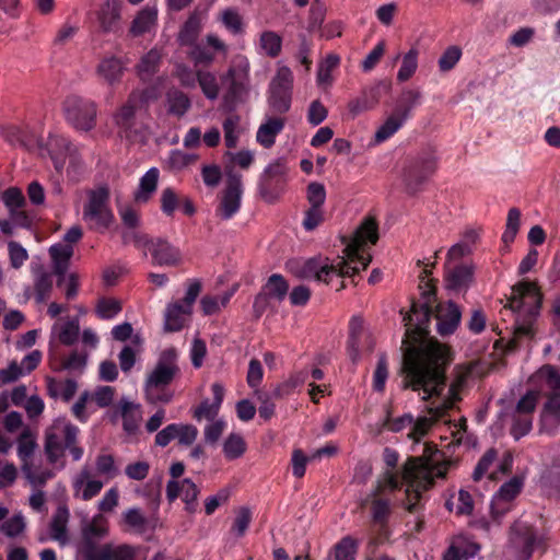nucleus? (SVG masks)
<instances>
[{"label": "nucleus", "instance_id": "nucleus-1", "mask_svg": "<svg viewBox=\"0 0 560 560\" xmlns=\"http://www.w3.org/2000/svg\"><path fill=\"white\" fill-rule=\"evenodd\" d=\"M425 302H417L409 314L404 316L406 339L402 358V387L438 390L441 387L442 371L448 361L447 349L428 337L432 306Z\"/></svg>", "mask_w": 560, "mask_h": 560}, {"label": "nucleus", "instance_id": "nucleus-2", "mask_svg": "<svg viewBox=\"0 0 560 560\" xmlns=\"http://www.w3.org/2000/svg\"><path fill=\"white\" fill-rule=\"evenodd\" d=\"M377 240V225L373 219L368 218L346 244L342 256L331 262L327 258L308 259L299 267L296 275L326 283H329L332 277H352L369 266L372 257L365 246L368 243L375 244Z\"/></svg>", "mask_w": 560, "mask_h": 560}, {"label": "nucleus", "instance_id": "nucleus-3", "mask_svg": "<svg viewBox=\"0 0 560 560\" xmlns=\"http://www.w3.org/2000/svg\"><path fill=\"white\" fill-rule=\"evenodd\" d=\"M446 465L440 464L436 453L429 457L410 458L404 466L402 480L406 485L407 510L412 512L423 491L429 489L435 478L444 477Z\"/></svg>", "mask_w": 560, "mask_h": 560}, {"label": "nucleus", "instance_id": "nucleus-4", "mask_svg": "<svg viewBox=\"0 0 560 560\" xmlns=\"http://www.w3.org/2000/svg\"><path fill=\"white\" fill-rule=\"evenodd\" d=\"M441 387L438 390H425L424 387L413 389L415 392L422 390V399H431L428 406L429 417H420L415 423L412 422V430L408 434L409 438L418 441L421 439L428 430L431 428L434 421L441 419L445 411L453 408L454 405L459 400L458 387L451 385L446 387L445 373L442 371Z\"/></svg>", "mask_w": 560, "mask_h": 560}, {"label": "nucleus", "instance_id": "nucleus-5", "mask_svg": "<svg viewBox=\"0 0 560 560\" xmlns=\"http://www.w3.org/2000/svg\"><path fill=\"white\" fill-rule=\"evenodd\" d=\"M540 303L541 296L534 283L521 282L513 287L509 308L516 314L515 334L517 337L533 335V324L538 315Z\"/></svg>", "mask_w": 560, "mask_h": 560}, {"label": "nucleus", "instance_id": "nucleus-6", "mask_svg": "<svg viewBox=\"0 0 560 560\" xmlns=\"http://www.w3.org/2000/svg\"><path fill=\"white\" fill-rule=\"evenodd\" d=\"M178 371L176 350L170 348L162 351L144 384L147 400L151 404L170 402L173 395L166 387L173 382Z\"/></svg>", "mask_w": 560, "mask_h": 560}, {"label": "nucleus", "instance_id": "nucleus-7", "mask_svg": "<svg viewBox=\"0 0 560 560\" xmlns=\"http://www.w3.org/2000/svg\"><path fill=\"white\" fill-rule=\"evenodd\" d=\"M82 218L91 229L96 231H104L112 224L114 214L109 207V190L106 186L88 192Z\"/></svg>", "mask_w": 560, "mask_h": 560}, {"label": "nucleus", "instance_id": "nucleus-8", "mask_svg": "<svg viewBox=\"0 0 560 560\" xmlns=\"http://www.w3.org/2000/svg\"><path fill=\"white\" fill-rule=\"evenodd\" d=\"M250 63L246 56L236 55L231 61L222 82L226 86V102L237 103L245 101L250 83H249Z\"/></svg>", "mask_w": 560, "mask_h": 560}, {"label": "nucleus", "instance_id": "nucleus-9", "mask_svg": "<svg viewBox=\"0 0 560 560\" xmlns=\"http://www.w3.org/2000/svg\"><path fill=\"white\" fill-rule=\"evenodd\" d=\"M63 115L75 130L89 132L96 126L97 106L92 100L69 95L63 102Z\"/></svg>", "mask_w": 560, "mask_h": 560}, {"label": "nucleus", "instance_id": "nucleus-10", "mask_svg": "<svg viewBox=\"0 0 560 560\" xmlns=\"http://www.w3.org/2000/svg\"><path fill=\"white\" fill-rule=\"evenodd\" d=\"M288 163L284 158L270 162L259 176L258 192L266 202H275L283 192L288 179Z\"/></svg>", "mask_w": 560, "mask_h": 560}, {"label": "nucleus", "instance_id": "nucleus-11", "mask_svg": "<svg viewBox=\"0 0 560 560\" xmlns=\"http://www.w3.org/2000/svg\"><path fill=\"white\" fill-rule=\"evenodd\" d=\"M78 428L71 424L67 419H56L46 431L45 450L50 462H56L63 453L67 446L75 443Z\"/></svg>", "mask_w": 560, "mask_h": 560}, {"label": "nucleus", "instance_id": "nucleus-12", "mask_svg": "<svg viewBox=\"0 0 560 560\" xmlns=\"http://www.w3.org/2000/svg\"><path fill=\"white\" fill-rule=\"evenodd\" d=\"M154 95L149 90H136L130 93L127 101L114 114V122L119 132L130 138L135 131L137 112Z\"/></svg>", "mask_w": 560, "mask_h": 560}, {"label": "nucleus", "instance_id": "nucleus-13", "mask_svg": "<svg viewBox=\"0 0 560 560\" xmlns=\"http://www.w3.org/2000/svg\"><path fill=\"white\" fill-rule=\"evenodd\" d=\"M124 241L126 243L132 241L137 247H147L151 253L153 262L159 266H175L180 261L179 249L165 240L149 241L144 235L132 232L131 234H125Z\"/></svg>", "mask_w": 560, "mask_h": 560}, {"label": "nucleus", "instance_id": "nucleus-14", "mask_svg": "<svg viewBox=\"0 0 560 560\" xmlns=\"http://www.w3.org/2000/svg\"><path fill=\"white\" fill-rule=\"evenodd\" d=\"M108 533L107 520L103 514H96L82 526V538L79 551L85 560H95L101 553L102 546L98 541Z\"/></svg>", "mask_w": 560, "mask_h": 560}, {"label": "nucleus", "instance_id": "nucleus-15", "mask_svg": "<svg viewBox=\"0 0 560 560\" xmlns=\"http://www.w3.org/2000/svg\"><path fill=\"white\" fill-rule=\"evenodd\" d=\"M375 341L364 322L359 316H353L349 323L348 354L352 362H358L365 353H371Z\"/></svg>", "mask_w": 560, "mask_h": 560}, {"label": "nucleus", "instance_id": "nucleus-16", "mask_svg": "<svg viewBox=\"0 0 560 560\" xmlns=\"http://www.w3.org/2000/svg\"><path fill=\"white\" fill-rule=\"evenodd\" d=\"M399 486V480L397 476H395L390 471H386L382 479L377 481V485L372 492L374 499L371 502V515L374 523L383 525L387 522L388 516L390 514V501L385 498H380L384 491L386 490H395Z\"/></svg>", "mask_w": 560, "mask_h": 560}, {"label": "nucleus", "instance_id": "nucleus-17", "mask_svg": "<svg viewBox=\"0 0 560 560\" xmlns=\"http://www.w3.org/2000/svg\"><path fill=\"white\" fill-rule=\"evenodd\" d=\"M537 536L530 525L515 522L511 528L510 548L517 560H528L537 544Z\"/></svg>", "mask_w": 560, "mask_h": 560}, {"label": "nucleus", "instance_id": "nucleus-18", "mask_svg": "<svg viewBox=\"0 0 560 560\" xmlns=\"http://www.w3.org/2000/svg\"><path fill=\"white\" fill-rule=\"evenodd\" d=\"M242 194V176L238 174H229L226 188L223 191L220 205L217 209V215L222 220L233 218L241 208Z\"/></svg>", "mask_w": 560, "mask_h": 560}, {"label": "nucleus", "instance_id": "nucleus-19", "mask_svg": "<svg viewBox=\"0 0 560 560\" xmlns=\"http://www.w3.org/2000/svg\"><path fill=\"white\" fill-rule=\"evenodd\" d=\"M523 487L520 478L513 477L503 483L491 501V516L498 524L500 520L511 510L512 501L518 495Z\"/></svg>", "mask_w": 560, "mask_h": 560}, {"label": "nucleus", "instance_id": "nucleus-20", "mask_svg": "<svg viewBox=\"0 0 560 560\" xmlns=\"http://www.w3.org/2000/svg\"><path fill=\"white\" fill-rule=\"evenodd\" d=\"M199 489L190 479H184L180 482L170 480L166 485V497L170 502H173L178 497L185 503V509L188 513H195L198 506L197 498Z\"/></svg>", "mask_w": 560, "mask_h": 560}, {"label": "nucleus", "instance_id": "nucleus-21", "mask_svg": "<svg viewBox=\"0 0 560 560\" xmlns=\"http://www.w3.org/2000/svg\"><path fill=\"white\" fill-rule=\"evenodd\" d=\"M50 155L58 172H61L66 164V158L71 165L78 163V148L63 136H52L48 142Z\"/></svg>", "mask_w": 560, "mask_h": 560}, {"label": "nucleus", "instance_id": "nucleus-22", "mask_svg": "<svg viewBox=\"0 0 560 560\" xmlns=\"http://www.w3.org/2000/svg\"><path fill=\"white\" fill-rule=\"evenodd\" d=\"M560 429V392L552 393L545 402L539 420V431L553 435Z\"/></svg>", "mask_w": 560, "mask_h": 560}, {"label": "nucleus", "instance_id": "nucleus-23", "mask_svg": "<svg viewBox=\"0 0 560 560\" xmlns=\"http://www.w3.org/2000/svg\"><path fill=\"white\" fill-rule=\"evenodd\" d=\"M436 330L441 336L455 331L460 322V311L453 302L440 303L435 307Z\"/></svg>", "mask_w": 560, "mask_h": 560}, {"label": "nucleus", "instance_id": "nucleus-24", "mask_svg": "<svg viewBox=\"0 0 560 560\" xmlns=\"http://www.w3.org/2000/svg\"><path fill=\"white\" fill-rule=\"evenodd\" d=\"M287 119L282 116L266 114L256 132V141L265 149H270L278 135L284 129Z\"/></svg>", "mask_w": 560, "mask_h": 560}, {"label": "nucleus", "instance_id": "nucleus-25", "mask_svg": "<svg viewBox=\"0 0 560 560\" xmlns=\"http://www.w3.org/2000/svg\"><path fill=\"white\" fill-rule=\"evenodd\" d=\"M474 279L471 266L458 265L450 267L445 273V287L448 291L460 293L467 291Z\"/></svg>", "mask_w": 560, "mask_h": 560}, {"label": "nucleus", "instance_id": "nucleus-26", "mask_svg": "<svg viewBox=\"0 0 560 560\" xmlns=\"http://www.w3.org/2000/svg\"><path fill=\"white\" fill-rule=\"evenodd\" d=\"M72 486L75 497L89 501L101 492L104 483L101 480L92 478L90 470L83 468L74 476Z\"/></svg>", "mask_w": 560, "mask_h": 560}, {"label": "nucleus", "instance_id": "nucleus-27", "mask_svg": "<svg viewBox=\"0 0 560 560\" xmlns=\"http://www.w3.org/2000/svg\"><path fill=\"white\" fill-rule=\"evenodd\" d=\"M79 318H60L51 327V339L58 340L65 346H72L79 338Z\"/></svg>", "mask_w": 560, "mask_h": 560}, {"label": "nucleus", "instance_id": "nucleus-28", "mask_svg": "<svg viewBox=\"0 0 560 560\" xmlns=\"http://www.w3.org/2000/svg\"><path fill=\"white\" fill-rule=\"evenodd\" d=\"M119 411L122 418V428L128 434H135L142 421V410L139 404H135L127 398L119 401Z\"/></svg>", "mask_w": 560, "mask_h": 560}, {"label": "nucleus", "instance_id": "nucleus-29", "mask_svg": "<svg viewBox=\"0 0 560 560\" xmlns=\"http://www.w3.org/2000/svg\"><path fill=\"white\" fill-rule=\"evenodd\" d=\"M479 551V546L464 536L456 537L443 555L442 560H468Z\"/></svg>", "mask_w": 560, "mask_h": 560}, {"label": "nucleus", "instance_id": "nucleus-30", "mask_svg": "<svg viewBox=\"0 0 560 560\" xmlns=\"http://www.w3.org/2000/svg\"><path fill=\"white\" fill-rule=\"evenodd\" d=\"M160 178L158 167L149 168L140 178L139 186L133 194V199L139 203L148 202L156 191Z\"/></svg>", "mask_w": 560, "mask_h": 560}, {"label": "nucleus", "instance_id": "nucleus-31", "mask_svg": "<svg viewBox=\"0 0 560 560\" xmlns=\"http://www.w3.org/2000/svg\"><path fill=\"white\" fill-rule=\"evenodd\" d=\"M49 254L54 262V271L60 277L58 284L65 278V273L68 269L70 258L73 255V247L70 244L57 243L50 246Z\"/></svg>", "mask_w": 560, "mask_h": 560}, {"label": "nucleus", "instance_id": "nucleus-32", "mask_svg": "<svg viewBox=\"0 0 560 560\" xmlns=\"http://www.w3.org/2000/svg\"><path fill=\"white\" fill-rule=\"evenodd\" d=\"M191 311L182 303L175 302L167 305L164 314V329L166 331L180 330L189 318Z\"/></svg>", "mask_w": 560, "mask_h": 560}, {"label": "nucleus", "instance_id": "nucleus-33", "mask_svg": "<svg viewBox=\"0 0 560 560\" xmlns=\"http://www.w3.org/2000/svg\"><path fill=\"white\" fill-rule=\"evenodd\" d=\"M139 549L127 544H104L95 560H138Z\"/></svg>", "mask_w": 560, "mask_h": 560}, {"label": "nucleus", "instance_id": "nucleus-34", "mask_svg": "<svg viewBox=\"0 0 560 560\" xmlns=\"http://www.w3.org/2000/svg\"><path fill=\"white\" fill-rule=\"evenodd\" d=\"M206 21V14L201 12L192 13L183 25L178 40L180 45L190 46L194 45Z\"/></svg>", "mask_w": 560, "mask_h": 560}, {"label": "nucleus", "instance_id": "nucleus-35", "mask_svg": "<svg viewBox=\"0 0 560 560\" xmlns=\"http://www.w3.org/2000/svg\"><path fill=\"white\" fill-rule=\"evenodd\" d=\"M96 73L107 84L113 85L120 80L124 73L122 61L119 58L113 56L105 57L97 65Z\"/></svg>", "mask_w": 560, "mask_h": 560}, {"label": "nucleus", "instance_id": "nucleus-36", "mask_svg": "<svg viewBox=\"0 0 560 560\" xmlns=\"http://www.w3.org/2000/svg\"><path fill=\"white\" fill-rule=\"evenodd\" d=\"M158 20V9L155 7L147 5L133 19L130 27V33L133 36H140L144 33L151 32Z\"/></svg>", "mask_w": 560, "mask_h": 560}, {"label": "nucleus", "instance_id": "nucleus-37", "mask_svg": "<svg viewBox=\"0 0 560 560\" xmlns=\"http://www.w3.org/2000/svg\"><path fill=\"white\" fill-rule=\"evenodd\" d=\"M120 0H106L98 12V21L103 31H114L120 19Z\"/></svg>", "mask_w": 560, "mask_h": 560}, {"label": "nucleus", "instance_id": "nucleus-38", "mask_svg": "<svg viewBox=\"0 0 560 560\" xmlns=\"http://www.w3.org/2000/svg\"><path fill=\"white\" fill-rule=\"evenodd\" d=\"M256 48L259 55L276 58L282 49V38L276 32L264 31L258 38Z\"/></svg>", "mask_w": 560, "mask_h": 560}, {"label": "nucleus", "instance_id": "nucleus-39", "mask_svg": "<svg viewBox=\"0 0 560 560\" xmlns=\"http://www.w3.org/2000/svg\"><path fill=\"white\" fill-rule=\"evenodd\" d=\"M358 548V540L351 536H346L332 546L328 558L334 560H355Z\"/></svg>", "mask_w": 560, "mask_h": 560}, {"label": "nucleus", "instance_id": "nucleus-40", "mask_svg": "<svg viewBox=\"0 0 560 560\" xmlns=\"http://www.w3.org/2000/svg\"><path fill=\"white\" fill-rule=\"evenodd\" d=\"M197 82L209 101H214L220 94V84L217 74L210 70H198L196 72Z\"/></svg>", "mask_w": 560, "mask_h": 560}, {"label": "nucleus", "instance_id": "nucleus-41", "mask_svg": "<svg viewBox=\"0 0 560 560\" xmlns=\"http://www.w3.org/2000/svg\"><path fill=\"white\" fill-rule=\"evenodd\" d=\"M436 167V160L434 156H425L419 159L407 172V180L411 183L416 180L418 183L424 180L431 175Z\"/></svg>", "mask_w": 560, "mask_h": 560}, {"label": "nucleus", "instance_id": "nucleus-42", "mask_svg": "<svg viewBox=\"0 0 560 560\" xmlns=\"http://www.w3.org/2000/svg\"><path fill=\"white\" fill-rule=\"evenodd\" d=\"M407 117L408 109H405L400 116L393 115L388 117L385 122L376 130L374 136L375 142L381 143L389 139L401 128Z\"/></svg>", "mask_w": 560, "mask_h": 560}, {"label": "nucleus", "instance_id": "nucleus-43", "mask_svg": "<svg viewBox=\"0 0 560 560\" xmlns=\"http://www.w3.org/2000/svg\"><path fill=\"white\" fill-rule=\"evenodd\" d=\"M339 62V56L334 54L326 56L319 62L316 75V82L319 86L328 88L331 85L334 81L332 71L338 67Z\"/></svg>", "mask_w": 560, "mask_h": 560}, {"label": "nucleus", "instance_id": "nucleus-44", "mask_svg": "<svg viewBox=\"0 0 560 560\" xmlns=\"http://www.w3.org/2000/svg\"><path fill=\"white\" fill-rule=\"evenodd\" d=\"M47 392L54 398H62L69 401L77 392V383L73 380L58 382L55 378L47 377Z\"/></svg>", "mask_w": 560, "mask_h": 560}, {"label": "nucleus", "instance_id": "nucleus-45", "mask_svg": "<svg viewBox=\"0 0 560 560\" xmlns=\"http://www.w3.org/2000/svg\"><path fill=\"white\" fill-rule=\"evenodd\" d=\"M36 446L35 433L28 427L23 428V431L18 439V455L23 465L28 464Z\"/></svg>", "mask_w": 560, "mask_h": 560}, {"label": "nucleus", "instance_id": "nucleus-46", "mask_svg": "<svg viewBox=\"0 0 560 560\" xmlns=\"http://www.w3.org/2000/svg\"><path fill=\"white\" fill-rule=\"evenodd\" d=\"M69 520V511L65 506H59L50 523V535L51 538L65 544L67 537V524Z\"/></svg>", "mask_w": 560, "mask_h": 560}, {"label": "nucleus", "instance_id": "nucleus-47", "mask_svg": "<svg viewBox=\"0 0 560 560\" xmlns=\"http://www.w3.org/2000/svg\"><path fill=\"white\" fill-rule=\"evenodd\" d=\"M160 61L161 52L155 48L143 55L137 66L138 74L140 78L142 80L150 79L158 70Z\"/></svg>", "mask_w": 560, "mask_h": 560}, {"label": "nucleus", "instance_id": "nucleus-48", "mask_svg": "<svg viewBox=\"0 0 560 560\" xmlns=\"http://www.w3.org/2000/svg\"><path fill=\"white\" fill-rule=\"evenodd\" d=\"M293 73L284 65L278 63L277 72L269 84L270 91H280L292 93Z\"/></svg>", "mask_w": 560, "mask_h": 560}, {"label": "nucleus", "instance_id": "nucleus-49", "mask_svg": "<svg viewBox=\"0 0 560 560\" xmlns=\"http://www.w3.org/2000/svg\"><path fill=\"white\" fill-rule=\"evenodd\" d=\"M289 285L285 279L278 273L271 275L266 284L262 287V291L266 292L271 299L281 302L288 294Z\"/></svg>", "mask_w": 560, "mask_h": 560}, {"label": "nucleus", "instance_id": "nucleus-50", "mask_svg": "<svg viewBox=\"0 0 560 560\" xmlns=\"http://www.w3.org/2000/svg\"><path fill=\"white\" fill-rule=\"evenodd\" d=\"M418 56L419 51L417 48H411L406 52L401 60V66L397 72V80L399 82L408 81L418 69Z\"/></svg>", "mask_w": 560, "mask_h": 560}, {"label": "nucleus", "instance_id": "nucleus-51", "mask_svg": "<svg viewBox=\"0 0 560 560\" xmlns=\"http://www.w3.org/2000/svg\"><path fill=\"white\" fill-rule=\"evenodd\" d=\"M35 298L38 303H43L49 296L52 290V276L51 273L38 270L34 278Z\"/></svg>", "mask_w": 560, "mask_h": 560}, {"label": "nucleus", "instance_id": "nucleus-52", "mask_svg": "<svg viewBox=\"0 0 560 560\" xmlns=\"http://www.w3.org/2000/svg\"><path fill=\"white\" fill-rule=\"evenodd\" d=\"M522 213L517 208H511L508 212L505 230L502 234V242L509 245L514 242L521 228Z\"/></svg>", "mask_w": 560, "mask_h": 560}, {"label": "nucleus", "instance_id": "nucleus-53", "mask_svg": "<svg viewBox=\"0 0 560 560\" xmlns=\"http://www.w3.org/2000/svg\"><path fill=\"white\" fill-rule=\"evenodd\" d=\"M132 343L135 347L125 346L118 355L120 369L125 373L129 372L135 365L136 357L141 348V338L138 335L133 336Z\"/></svg>", "mask_w": 560, "mask_h": 560}, {"label": "nucleus", "instance_id": "nucleus-54", "mask_svg": "<svg viewBox=\"0 0 560 560\" xmlns=\"http://www.w3.org/2000/svg\"><path fill=\"white\" fill-rule=\"evenodd\" d=\"M268 105L272 114H285L291 107V95L289 92L268 90Z\"/></svg>", "mask_w": 560, "mask_h": 560}, {"label": "nucleus", "instance_id": "nucleus-55", "mask_svg": "<svg viewBox=\"0 0 560 560\" xmlns=\"http://www.w3.org/2000/svg\"><path fill=\"white\" fill-rule=\"evenodd\" d=\"M246 451V443L241 434L231 433L223 443V453L228 459H236Z\"/></svg>", "mask_w": 560, "mask_h": 560}, {"label": "nucleus", "instance_id": "nucleus-56", "mask_svg": "<svg viewBox=\"0 0 560 560\" xmlns=\"http://www.w3.org/2000/svg\"><path fill=\"white\" fill-rule=\"evenodd\" d=\"M220 21L224 27L234 35L242 34L244 32V23L240 13L235 9H225L220 15Z\"/></svg>", "mask_w": 560, "mask_h": 560}, {"label": "nucleus", "instance_id": "nucleus-57", "mask_svg": "<svg viewBox=\"0 0 560 560\" xmlns=\"http://www.w3.org/2000/svg\"><path fill=\"white\" fill-rule=\"evenodd\" d=\"M121 311V304L118 300L103 298L97 301L96 315L102 319H113Z\"/></svg>", "mask_w": 560, "mask_h": 560}, {"label": "nucleus", "instance_id": "nucleus-58", "mask_svg": "<svg viewBox=\"0 0 560 560\" xmlns=\"http://www.w3.org/2000/svg\"><path fill=\"white\" fill-rule=\"evenodd\" d=\"M197 159V154L187 153L182 150H173L167 158V165L173 171H180L195 163Z\"/></svg>", "mask_w": 560, "mask_h": 560}, {"label": "nucleus", "instance_id": "nucleus-59", "mask_svg": "<svg viewBox=\"0 0 560 560\" xmlns=\"http://www.w3.org/2000/svg\"><path fill=\"white\" fill-rule=\"evenodd\" d=\"M168 110L176 116H183L190 107V101L180 91H172L167 94Z\"/></svg>", "mask_w": 560, "mask_h": 560}, {"label": "nucleus", "instance_id": "nucleus-60", "mask_svg": "<svg viewBox=\"0 0 560 560\" xmlns=\"http://www.w3.org/2000/svg\"><path fill=\"white\" fill-rule=\"evenodd\" d=\"M462 58V49L458 46H448L441 57L439 58L438 65L442 72L452 70Z\"/></svg>", "mask_w": 560, "mask_h": 560}, {"label": "nucleus", "instance_id": "nucleus-61", "mask_svg": "<svg viewBox=\"0 0 560 560\" xmlns=\"http://www.w3.org/2000/svg\"><path fill=\"white\" fill-rule=\"evenodd\" d=\"M124 522L139 533H143L148 528V518L142 514L140 509L131 508L122 513Z\"/></svg>", "mask_w": 560, "mask_h": 560}, {"label": "nucleus", "instance_id": "nucleus-62", "mask_svg": "<svg viewBox=\"0 0 560 560\" xmlns=\"http://www.w3.org/2000/svg\"><path fill=\"white\" fill-rule=\"evenodd\" d=\"M533 427V418L529 415H521L514 412L513 416V424L511 428V434L515 440H520L521 438L528 434Z\"/></svg>", "mask_w": 560, "mask_h": 560}, {"label": "nucleus", "instance_id": "nucleus-63", "mask_svg": "<svg viewBox=\"0 0 560 560\" xmlns=\"http://www.w3.org/2000/svg\"><path fill=\"white\" fill-rule=\"evenodd\" d=\"M536 377L545 382L548 388H550L553 393H560V372L556 370L553 366L546 365L541 368Z\"/></svg>", "mask_w": 560, "mask_h": 560}, {"label": "nucleus", "instance_id": "nucleus-64", "mask_svg": "<svg viewBox=\"0 0 560 560\" xmlns=\"http://www.w3.org/2000/svg\"><path fill=\"white\" fill-rule=\"evenodd\" d=\"M95 466L98 475L105 476L107 479H113L119 474L114 457L108 454L100 455L96 458Z\"/></svg>", "mask_w": 560, "mask_h": 560}]
</instances>
